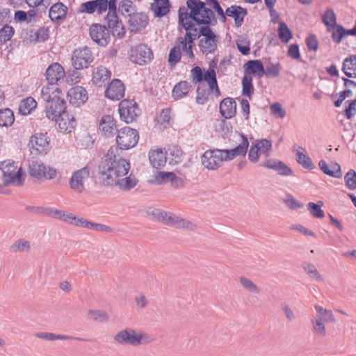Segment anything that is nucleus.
I'll return each instance as SVG.
<instances>
[{"label": "nucleus", "instance_id": "obj_1", "mask_svg": "<svg viewBox=\"0 0 356 356\" xmlns=\"http://www.w3.org/2000/svg\"><path fill=\"white\" fill-rule=\"evenodd\" d=\"M117 152L118 147H111L102 159L98 166V179L104 187L129 191L138 184V180L132 174L125 177L130 170V163Z\"/></svg>", "mask_w": 356, "mask_h": 356}, {"label": "nucleus", "instance_id": "obj_2", "mask_svg": "<svg viewBox=\"0 0 356 356\" xmlns=\"http://www.w3.org/2000/svg\"><path fill=\"white\" fill-rule=\"evenodd\" d=\"M186 7L181 6L178 13L181 22L191 19L196 24L202 26H215L217 24L213 11L206 6V3L201 0H187Z\"/></svg>", "mask_w": 356, "mask_h": 356}, {"label": "nucleus", "instance_id": "obj_3", "mask_svg": "<svg viewBox=\"0 0 356 356\" xmlns=\"http://www.w3.org/2000/svg\"><path fill=\"white\" fill-rule=\"evenodd\" d=\"M61 92L50 91L48 87H42L41 97L46 102V115L49 120H57L66 112V102L60 97Z\"/></svg>", "mask_w": 356, "mask_h": 356}, {"label": "nucleus", "instance_id": "obj_4", "mask_svg": "<svg viewBox=\"0 0 356 356\" xmlns=\"http://www.w3.org/2000/svg\"><path fill=\"white\" fill-rule=\"evenodd\" d=\"M0 170L2 172V181L3 185H13L20 186L23 184L22 169L17 170V166L13 161H4L0 163Z\"/></svg>", "mask_w": 356, "mask_h": 356}, {"label": "nucleus", "instance_id": "obj_5", "mask_svg": "<svg viewBox=\"0 0 356 356\" xmlns=\"http://www.w3.org/2000/svg\"><path fill=\"white\" fill-rule=\"evenodd\" d=\"M47 84L43 87H48L50 91L61 92L60 83L65 76L63 67L58 63H51L45 72Z\"/></svg>", "mask_w": 356, "mask_h": 356}, {"label": "nucleus", "instance_id": "obj_6", "mask_svg": "<svg viewBox=\"0 0 356 356\" xmlns=\"http://www.w3.org/2000/svg\"><path fill=\"white\" fill-rule=\"evenodd\" d=\"M131 62L139 65H145L154 58V54L150 47L146 44H138L132 47L129 51Z\"/></svg>", "mask_w": 356, "mask_h": 356}, {"label": "nucleus", "instance_id": "obj_7", "mask_svg": "<svg viewBox=\"0 0 356 356\" xmlns=\"http://www.w3.org/2000/svg\"><path fill=\"white\" fill-rule=\"evenodd\" d=\"M29 174L31 177L39 180L42 179L51 180L56 177L57 171L56 168L47 166L41 161L35 159L29 161Z\"/></svg>", "mask_w": 356, "mask_h": 356}, {"label": "nucleus", "instance_id": "obj_8", "mask_svg": "<svg viewBox=\"0 0 356 356\" xmlns=\"http://www.w3.org/2000/svg\"><path fill=\"white\" fill-rule=\"evenodd\" d=\"M116 143L120 149H129L134 147L139 140V134L136 129L125 127L117 132Z\"/></svg>", "mask_w": 356, "mask_h": 356}, {"label": "nucleus", "instance_id": "obj_9", "mask_svg": "<svg viewBox=\"0 0 356 356\" xmlns=\"http://www.w3.org/2000/svg\"><path fill=\"white\" fill-rule=\"evenodd\" d=\"M118 111L121 120L127 124L133 122L140 113V109L134 99H124L118 106Z\"/></svg>", "mask_w": 356, "mask_h": 356}, {"label": "nucleus", "instance_id": "obj_10", "mask_svg": "<svg viewBox=\"0 0 356 356\" xmlns=\"http://www.w3.org/2000/svg\"><path fill=\"white\" fill-rule=\"evenodd\" d=\"M200 33L202 36L204 37L199 42L201 52L206 55L214 54L217 50L218 39L216 35L208 26H202L200 27Z\"/></svg>", "mask_w": 356, "mask_h": 356}, {"label": "nucleus", "instance_id": "obj_11", "mask_svg": "<svg viewBox=\"0 0 356 356\" xmlns=\"http://www.w3.org/2000/svg\"><path fill=\"white\" fill-rule=\"evenodd\" d=\"M47 133H35L29 140V147L32 154H46L50 148V140Z\"/></svg>", "mask_w": 356, "mask_h": 356}, {"label": "nucleus", "instance_id": "obj_12", "mask_svg": "<svg viewBox=\"0 0 356 356\" xmlns=\"http://www.w3.org/2000/svg\"><path fill=\"white\" fill-rule=\"evenodd\" d=\"M47 216L55 219L62 220L67 223L86 228V223L88 220L83 218H79L72 213H67L62 210L53 208H47L45 209Z\"/></svg>", "mask_w": 356, "mask_h": 356}, {"label": "nucleus", "instance_id": "obj_13", "mask_svg": "<svg viewBox=\"0 0 356 356\" xmlns=\"http://www.w3.org/2000/svg\"><path fill=\"white\" fill-rule=\"evenodd\" d=\"M90 176V171L87 166L74 171L69 180L70 188L78 193H81L85 190V183Z\"/></svg>", "mask_w": 356, "mask_h": 356}, {"label": "nucleus", "instance_id": "obj_14", "mask_svg": "<svg viewBox=\"0 0 356 356\" xmlns=\"http://www.w3.org/2000/svg\"><path fill=\"white\" fill-rule=\"evenodd\" d=\"M143 336L133 329H125L118 332L113 337L114 341L120 345L138 346L142 343Z\"/></svg>", "mask_w": 356, "mask_h": 356}, {"label": "nucleus", "instance_id": "obj_15", "mask_svg": "<svg viewBox=\"0 0 356 356\" xmlns=\"http://www.w3.org/2000/svg\"><path fill=\"white\" fill-rule=\"evenodd\" d=\"M72 63L76 70L86 68L92 62V54L88 47L74 50L72 58Z\"/></svg>", "mask_w": 356, "mask_h": 356}, {"label": "nucleus", "instance_id": "obj_16", "mask_svg": "<svg viewBox=\"0 0 356 356\" xmlns=\"http://www.w3.org/2000/svg\"><path fill=\"white\" fill-rule=\"evenodd\" d=\"M220 149H207L201 157L204 168L210 170H216L220 167L222 162Z\"/></svg>", "mask_w": 356, "mask_h": 356}, {"label": "nucleus", "instance_id": "obj_17", "mask_svg": "<svg viewBox=\"0 0 356 356\" xmlns=\"http://www.w3.org/2000/svg\"><path fill=\"white\" fill-rule=\"evenodd\" d=\"M90 35L92 40L99 46H106L110 40V31L105 25L93 24L90 28Z\"/></svg>", "mask_w": 356, "mask_h": 356}, {"label": "nucleus", "instance_id": "obj_18", "mask_svg": "<svg viewBox=\"0 0 356 356\" xmlns=\"http://www.w3.org/2000/svg\"><path fill=\"white\" fill-rule=\"evenodd\" d=\"M149 22L148 16L143 12H136L128 20V26L131 33H139L147 26Z\"/></svg>", "mask_w": 356, "mask_h": 356}, {"label": "nucleus", "instance_id": "obj_19", "mask_svg": "<svg viewBox=\"0 0 356 356\" xmlns=\"http://www.w3.org/2000/svg\"><path fill=\"white\" fill-rule=\"evenodd\" d=\"M125 87L118 79H113L105 90V97L111 100H120L124 95Z\"/></svg>", "mask_w": 356, "mask_h": 356}, {"label": "nucleus", "instance_id": "obj_20", "mask_svg": "<svg viewBox=\"0 0 356 356\" xmlns=\"http://www.w3.org/2000/svg\"><path fill=\"white\" fill-rule=\"evenodd\" d=\"M99 129L102 135L106 138L113 136L118 131L116 120L110 115H104L102 117Z\"/></svg>", "mask_w": 356, "mask_h": 356}, {"label": "nucleus", "instance_id": "obj_21", "mask_svg": "<svg viewBox=\"0 0 356 356\" xmlns=\"http://www.w3.org/2000/svg\"><path fill=\"white\" fill-rule=\"evenodd\" d=\"M67 97L71 104L79 106L88 99L87 90L82 86L72 87L67 92Z\"/></svg>", "mask_w": 356, "mask_h": 356}, {"label": "nucleus", "instance_id": "obj_22", "mask_svg": "<svg viewBox=\"0 0 356 356\" xmlns=\"http://www.w3.org/2000/svg\"><path fill=\"white\" fill-rule=\"evenodd\" d=\"M179 26H181L186 31L185 36L189 39L190 43H194V40L199 38L202 34L200 33V28L198 29L195 22L191 19H184L182 22L179 15Z\"/></svg>", "mask_w": 356, "mask_h": 356}, {"label": "nucleus", "instance_id": "obj_23", "mask_svg": "<svg viewBox=\"0 0 356 356\" xmlns=\"http://www.w3.org/2000/svg\"><path fill=\"white\" fill-rule=\"evenodd\" d=\"M108 27L114 37L122 38L125 33V29L122 22L119 19L118 15H113L105 17Z\"/></svg>", "mask_w": 356, "mask_h": 356}, {"label": "nucleus", "instance_id": "obj_24", "mask_svg": "<svg viewBox=\"0 0 356 356\" xmlns=\"http://www.w3.org/2000/svg\"><path fill=\"white\" fill-rule=\"evenodd\" d=\"M167 152L161 148L150 149L149 152V160L152 166L156 169L163 168L167 162Z\"/></svg>", "mask_w": 356, "mask_h": 356}, {"label": "nucleus", "instance_id": "obj_25", "mask_svg": "<svg viewBox=\"0 0 356 356\" xmlns=\"http://www.w3.org/2000/svg\"><path fill=\"white\" fill-rule=\"evenodd\" d=\"M165 225L175 227L177 229H186L191 231H193L197 228L195 224L172 213H170L168 215V218H167L166 222H165Z\"/></svg>", "mask_w": 356, "mask_h": 356}, {"label": "nucleus", "instance_id": "obj_26", "mask_svg": "<svg viewBox=\"0 0 356 356\" xmlns=\"http://www.w3.org/2000/svg\"><path fill=\"white\" fill-rule=\"evenodd\" d=\"M54 120L58 124V127L60 132L70 133L75 127L76 121L74 118L67 111L58 117L57 120Z\"/></svg>", "mask_w": 356, "mask_h": 356}, {"label": "nucleus", "instance_id": "obj_27", "mask_svg": "<svg viewBox=\"0 0 356 356\" xmlns=\"http://www.w3.org/2000/svg\"><path fill=\"white\" fill-rule=\"evenodd\" d=\"M216 74V71L213 69H208L206 72H204L200 67L195 66L191 70V75L194 83H200L205 81L209 83L211 80H213Z\"/></svg>", "mask_w": 356, "mask_h": 356}, {"label": "nucleus", "instance_id": "obj_28", "mask_svg": "<svg viewBox=\"0 0 356 356\" xmlns=\"http://www.w3.org/2000/svg\"><path fill=\"white\" fill-rule=\"evenodd\" d=\"M261 165L274 170L282 176H290L293 175L292 169L280 161L266 160Z\"/></svg>", "mask_w": 356, "mask_h": 356}, {"label": "nucleus", "instance_id": "obj_29", "mask_svg": "<svg viewBox=\"0 0 356 356\" xmlns=\"http://www.w3.org/2000/svg\"><path fill=\"white\" fill-rule=\"evenodd\" d=\"M220 113L226 119H230L236 113V104L234 99L226 97L220 104Z\"/></svg>", "mask_w": 356, "mask_h": 356}, {"label": "nucleus", "instance_id": "obj_30", "mask_svg": "<svg viewBox=\"0 0 356 356\" xmlns=\"http://www.w3.org/2000/svg\"><path fill=\"white\" fill-rule=\"evenodd\" d=\"M111 76L110 70L104 66H99L93 70L92 80L95 86L101 87L111 79Z\"/></svg>", "mask_w": 356, "mask_h": 356}, {"label": "nucleus", "instance_id": "obj_31", "mask_svg": "<svg viewBox=\"0 0 356 356\" xmlns=\"http://www.w3.org/2000/svg\"><path fill=\"white\" fill-rule=\"evenodd\" d=\"M245 75L261 77L264 75V67L260 60H251L245 63Z\"/></svg>", "mask_w": 356, "mask_h": 356}, {"label": "nucleus", "instance_id": "obj_32", "mask_svg": "<svg viewBox=\"0 0 356 356\" xmlns=\"http://www.w3.org/2000/svg\"><path fill=\"white\" fill-rule=\"evenodd\" d=\"M225 13L228 17H233L236 26L239 27L243 22L244 17L248 14V11L240 6L232 5L226 9Z\"/></svg>", "mask_w": 356, "mask_h": 356}, {"label": "nucleus", "instance_id": "obj_33", "mask_svg": "<svg viewBox=\"0 0 356 356\" xmlns=\"http://www.w3.org/2000/svg\"><path fill=\"white\" fill-rule=\"evenodd\" d=\"M67 11V8L63 3H55L49 10V17L52 22H57L65 17Z\"/></svg>", "mask_w": 356, "mask_h": 356}, {"label": "nucleus", "instance_id": "obj_34", "mask_svg": "<svg viewBox=\"0 0 356 356\" xmlns=\"http://www.w3.org/2000/svg\"><path fill=\"white\" fill-rule=\"evenodd\" d=\"M296 159L302 168L308 170H313L315 168L311 158L307 154L305 148L298 147L296 152Z\"/></svg>", "mask_w": 356, "mask_h": 356}, {"label": "nucleus", "instance_id": "obj_35", "mask_svg": "<svg viewBox=\"0 0 356 356\" xmlns=\"http://www.w3.org/2000/svg\"><path fill=\"white\" fill-rule=\"evenodd\" d=\"M318 165L323 173L327 175L334 178H340L342 176L341 167L337 163H332L329 167L325 161L321 160Z\"/></svg>", "mask_w": 356, "mask_h": 356}, {"label": "nucleus", "instance_id": "obj_36", "mask_svg": "<svg viewBox=\"0 0 356 356\" xmlns=\"http://www.w3.org/2000/svg\"><path fill=\"white\" fill-rule=\"evenodd\" d=\"M137 11L136 6L131 0H122L118 4V12L124 17H130Z\"/></svg>", "mask_w": 356, "mask_h": 356}, {"label": "nucleus", "instance_id": "obj_37", "mask_svg": "<svg viewBox=\"0 0 356 356\" xmlns=\"http://www.w3.org/2000/svg\"><path fill=\"white\" fill-rule=\"evenodd\" d=\"M191 88V84L186 81L179 82L173 88V97L175 99H180L186 97L188 94Z\"/></svg>", "mask_w": 356, "mask_h": 356}, {"label": "nucleus", "instance_id": "obj_38", "mask_svg": "<svg viewBox=\"0 0 356 356\" xmlns=\"http://www.w3.org/2000/svg\"><path fill=\"white\" fill-rule=\"evenodd\" d=\"M161 3L162 5H160V2L154 1V2L150 4V9L154 12L155 17H162L166 15L170 10L172 6L170 3Z\"/></svg>", "mask_w": 356, "mask_h": 356}, {"label": "nucleus", "instance_id": "obj_39", "mask_svg": "<svg viewBox=\"0 0 356 356\" xmlns=\"http://www.w3.org/2000/svg\"><path fill=\"white\" fill-rule=\"evenodd\" d=\"M35 337L38 339H45L47 341H55V340H71L77 339L81 340L79 338H75L72 336L63 335L60 334H55L51 332H37L35 334Z\"/></svg>", "mask_w": 356, "mask_h": 356}, {"label": "nucleus", "instance_id": "obj_40", "mask_svg": "<svg viewBox=\"0 0 356 356\" xmlns=\"http://www.w3.org/2000/svg\"><path fill=\"white\" fill-rule=\"evenodd\" d=\"M37 106V102L31 97H27L23 99L19 106V112L23 115H26L31 113V111L35 108Z\"/></svg>", "mask_w": 356, "mask_h": 356}, {"label": "nucleus", "instance_id": "obj_41", "mask_svg": "<svg viewBox=\"0 0 356 356\" xmlns=\"http://www.w3.org/2000/svg\"><path fill=\"white\" fill-rule=\"evenodd\" d=\"M14 114L11 109L4 108L0 110V127H8L14 122Z\"/></svg>", "mask_w": 356, "mask_h": 356}, {"label": "nucleus", "instance_id": "obj_42", "mask_svg": "<svg viewBox=\"0 0 356 356\" xmlns=\"http://www.w3.org/2000/svg\"><path fill=\"white\" fill-rule=\"evenodd\" d=\"M322 21L327 26V31L330 32L331 29L337 25L336 15L332 9H327L322 15Z\"/></svg>", "mask_w": 356, "mask_h": 356}, {"label": "nucleus", "instance_id": "obj_43", "mask_svg": "<svg viewBox=\"0 0 356 356\" xmlns=\"http://www.w3.org/2000/svg\"><path fill=\"white\" fill-rule=\"evenodd\" d=\"M240 137L241 138V141L238 145H237L235 148L230 149L235 157L237 156H245L247 153L248 147L249 146V142L247 137H245L243 134H241Z\"/></svg>", "mask_w": 356, "mask_h": 356}, {"label": "nucleus", "instance_id": "obj_44", "mask_svg": "<svg viewBox=\"0 0 356 356\" xmlns=\"http://www.w3.org/2000/svg\"><path fill=\"white\" fill-rule=\"evenodd\" d=\"M278 36L282 42L287 43L292 38V33L285 22L280 23L278 29Z\"/></svg>", "mask_w": 356, "mask_h": 356}, {"label": "nucleus", "instance_id": "obj_45", "mask_svg": "<svg viewBox=\"0 0 356 356\" xmlns=\"http://www.w3.org/2000/svg\"><path fill=\"white\" fill-rule=\"evenodd\" d=\"M242 95L250 97L254 92L252 79L251 76L244 75L242 79Z\"/></svg>", "mask_w": 356, "mask_h": 356}, {"label": "nucleus", "instance_id": "obj_46", "mask_svg": "<svg viewBox=\"0 0 356 356\" xmlns=\"http://www.w3.org/2000/svg\"><path fill=\"white\" fill-rule=\"evenodd\" d=\"M323 202L319 201L317 204L314 202H309L307 204V210L310 214L316 218H322L324 217V212L321 209Z\"/></svg>", "mask_w": 356, "mask_h": 356}, {"label": "nucleus", "instance_id": "obj_47", "mask_svg": "<svg viewBox=\"0 0 356 356\" xmlns=\"http://www.w3.org/2000/svg\"><path fill=\"white\" fill-rule=\"evenodd\" d=\"M281 68L282 66L280 63H269L264 68V75L268 78H276L279 76Z\"/></svg>", "mask_w": 356, "mask_h": 356}, {"label": "nucleus", "instance_id": "obj_48", "mask_svg": "<svg viewBox=\"0 0 356 356\" xmlns=\"http://www.w3.org/2000/svg\"><path fill=\"white\" fill-rule=\"evenodd\" d=\"M209 94V88H207L206 86H198L197 88L196 102L201 105L205 104L208 101Z\"/></svg>", "mask_w": 356, "mask_h": 356}, {"label": "nucleus", "instance_id": "obj_49", "mask_svg": "<svg viewBox=\"0 0 356 356\" xmlns=\"http://www.w3.org/2000/svg\"><path fill=\"white\" fill-rule=\"evenodd\" d=\"M181 57V49L179 46H175L170 50L168 55V63L171 67H174L178 63Z\"/></svg>", "mask_w": 356, "mask_h": 356}, {"label": "nucleus", "instance_id": "obj_50", "mask_svg": "<svg viewBox=\"0 0 356 356\" xmlns=\"http://www.w3.org/2000/svg\"><path fill=\"white\" fill-rule=\"evenodd\" d=\"M315 309L319 316L318 319L326 322H334L335 321L332 311L323 309L321 306L315 305Z\"/></svg>", "mask_w": 356, "mask_h": 356}, {"label": "nucleus", "instance_id": "obj_51", "mask_svg": "<svg viewBox=\"0 0 356 356\" xmlns=\"http://www.w3.org/2000/svg\"><path fill=\"white\" fill-rule=\"evenodd\" d=\"M15 33L14 29L9 26L5 25L0 29V42L6 43L9 41Z\"/></svg>", "mask_w": 356, "mask_h": 356}, {"label": "nucleus", "instance_id": "obj_52", "mask_svg": "<svg viewBox=\"0 0 356 356\" xmlns=\"http://www.w3.org/2000/svg\"><path fill=\"white\" fill-rule=\"evenodd\" d=\"M332 39L337 44H339L341 40L345 37V29L340 24H337L331 29Z\"/></svg>", "mask_w": 356, "mask_h": 356}, {"label": "nucleus", "instance_id": "obj_53", "mask_svg": "<svg viewBox=\"0 0 356 356\" xmlns=\"http://www.w3.org/2000/svg\"><path fill=\"white\" fill-rule=\"evenodd\" d=\"M30 243L28 241L19 239L15 242L10 247V250L14 252H28L30 250Z\"/></svg>", "mask_w": 356, "mask_h": 356}, {"label": "nucleus", "instance_id": "obj_54", "mask_svg": "<svg viewBox=\"0 0 356 356\" xmlns=\"http://www.w3.org/2000/svg\"><path fill=\"white\" fill-rule=\"evenodd\" d=\"M168 154L171 158H170L171 160L170 161V163H179L182 161V155L183 152L181 149L173 147L172 148L168 149Z\"/></svg>", "mask_w": 356, "mask_h": 356}, {"label": "nucleus", "instance_id": "obj_55", "mask_svg": "<svg viewBox=\"0 0 356 356\" xmlns=\"http://www.w3.org/2000/svg\"><path fill=\"white\" fill-rule=\"evenodd\" d=\"M346 186L350 190L356 189V172L354 170H350L344 176Z\"/></svg>", "mask_w": 356, "mask_h": 356}, {"label": "nucleus", "instance_id": "obj_56", "mask_svg": "<svg viewBox=\"0 0 356 356\" xmlns=\"http://www.w3.org/2000/svg\"><path fill=\"white\" fill-rule=\"evenodd\" d=\"M147 213L149 215L152 216L154 218L163 224L166 222L168 215L170 214L169 212H166L159 209H152L151 211H148Z\"/></svg>", "mask_w": 356, "mask_h": 356}, {"label": "nucleus", "instance_id": "obj_57", "mask_svg": "<svg viewBox=\"0 0 356 356\" xmlns=\"http://www.w3.org/2000/svg\"><path fill=\"white\" fill-rule=\"evenodd\" d=\"M170 113V108H163L158 116V123L163 125L165 127L167 124L168 125L171 120Z\"/></svg>", "mask_w": 356, "mask_h": 356}, {"label": "nucleus", "instance_id": "obj_58", "mask_svg": "<svg viewBox=\"0 0 356 356\" xmlns=\"http://www.w3.org/2000/svg\"><path fill=\"white\" fill-rule=\"evenodd\" d=\"M88 316L96 321H105L108 320L107 314L105 312L100 310H89L88 312Z\"/></svg>", "mask_w": 356, "mask_h": 356}, {"label": "nucleus", "instance_id": "obj_59", "mask_svg": "<svg viewBox=\"0 0 356 356\" xmlns=\"http://www.w3.org/2000/svg\"><path fill=\"white\" fill-rule=\"evenodd\" d=\"M240 282L241 285L248 291L255 293H259L260 292L258 286L254 284L250 280L241 277L240 278Z\"/></svg>", "mask_w": 356, "mask_h": 356}, {"label": "nucleus", "instance_id": "obj_60", "mask_svg": "<svg viewBox=\"0 0 356 356\" xmlns=\"http://www.w3.org/2000/svg\"><path fill=\"white\" fill-rule=\"evenodd\" d=\"M302 268L312 278H315L316 280H321V276L316 268L312 264L305 263L302 265Z\"/></svg>", "mask_w": 356, "mask_h": 356}, {"label": "nucleus", "instance_id": "obj_61", "mask_svg": "<svg viewBox=\"0 0 356 356\" xmlns=\"http://www.w3.org/2000/svg\"><path fill=\"white\" fill-rule=\"evenodd\" d=\"M346 69L354 72L355 76H356V55L350 56L343 60L342 70Z\"/></svg>", "mask_w": 356, "mask_h": 356}, {"label": "nucleus", "instance_id": "obj_62", "mask_svg": "<svg viewBox=\"0 0 356 356\" xmlns=\"http://www.w3.org/2000/svg\"><path fill=\"white\" fill-rule=\"evenodd\" d=\"M250 41L247 40L246 39H239L236 40L237 48L243 55H248L250 54Z\"/></svg>", "mask_w": 356, "mask_h": 356}, {"label": "nucleus", "instance_id": "obj_63", "mask_svg": "<svg viewBox=\"0 0 356 356\" xmlns=\"http://www.w3.org/2000/svg\"><path fill=\"white\" fill-rule=\"evenodd\" d=\"M254 145L255 147L261 152L266 153L271 149L272 142L268 139H261L260 140H257Z\"/></svg>", "mask_w": 356, "mask_h": 356}, {"label": "nucleus", "instance_id": "obj_64", "mask_svg": "<svg viewBox=\"0 0 356 356\" xmlns=\"http://www.w3.org/2000/svg\"><path fill=\"white\" fill-rule=\"evenodd\" d=\"M348 103V106H346L344 110V115L348 120L351 119L356 113V100H351L346 102V104Z\"/></svg>", "mask_w": 356, "mask_h": 356}]
</instances>
